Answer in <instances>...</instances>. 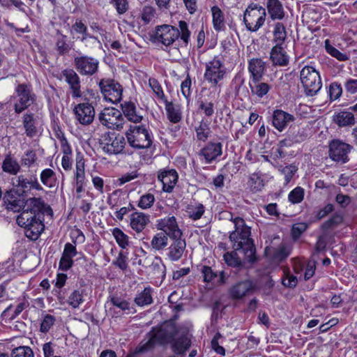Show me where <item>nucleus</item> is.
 Listing matches in <instances>:
<instances>
[{"instance_id":"nucleus-1","label":"nucleus","mask_w":357,"mask_h":357,"mask_svg":"<svg viewBox=\"0 0 357 357\" xmlns=\"http://www.w3.org/2000/svg\"><path fill=\"white\" fill-rule=\"evenodd\" d=\"M7 208L15 212H21L17 217V223L30 232L32 238L37 239L45 229V214L52 215L51 207L40 197H30L18 199L7 205Z\"/></svg>"},{"instance_id":"nucleus-2","label":"nucleus","mask_w":357,"mask_h":357,"mask_svg":"<svg viewBox=\"0 0 357 357\" xmlns=\"http://www.w3.org/2000/svg\"><path fill=\"white\" fill-rule=\"evenodd\" d=\"M231 220L235 226V230L229 234L233 248L236 250H243L245 260L253 264L257 261V257L254 241L250 238V227L247 226L245 220L240 217H231Z\"/></svg>"},{"instance_id":"nucleus-3","label":"nucleus","mask_w":357,"mask_h":357,"mask_svg":"<svg viewBox=\"0 0 357 357\" xmlns=\"http://www.w3.org/2000/svg\"><path fill=\"white\" fill-rule=\"evenodd\" d=\"M11 183L13 188L6 191L3 197L4 202L7 205L16 202L18 199L26 198L28 192L31 189L38 191L43 190L36 176L28 178L24 175L21 174L13 178Z\"/></svg>"},{"instance_id":"nucleus-4","label":"nucleus","mask_w":357,"mask_h":357,"mask_svg":"<svg viewBox=\"0 0 357 357\" xmlns=\"http://www.w3.org/2000/svg\"><path fill=\"white\" fill-rule=\"evenodd\" d=\"M300 79L307 96H315L321 89L322 82L318 71L312 66H305L300 72Z\"/></svg>"},{"instance_id":"nucleus-5","label":"nucleus","mask_w":357,"mask_h":357,"mask_svg":"<svg viewBox=\"0 0 357 357\" xmlns=\"http://www.w3.org/2000/svg\"><path fill=\"white\" fill-rule=\"evenodd\" d=\"M128 143L136 149L149 148L152 144L151 136L145 126H130L126 132Z\"/></svg>"},{"instance_id":"nucleus-6","label":"nucleus","mask_w":357,"mask_h":357,"mask_svg":"<svg viewBox=\"0 0 357 357\" xmlns=\"http://www.w3.org/2000/svg\"><path fill=\"white\" fill-rule=\"evenodd\" d=\"M266 17L265 8L252 3L244 12L243 22L248 30L255 32L263 26Z\"/></svg>"},{"instance_id":"nucleus-7","label":"nucleus","mask_w":357,"mask_h":357,"mask_svg":"<svg viewBox=\"0 0 357 357\" xmlns=\"http://www.w3.org/2000/svg\"><path fill=\"white\" fill-rule=\"evenodd\" d=\"M151 338L144 343L141 342L135 349V354H142L153 349L156 343L165 344L173 338V333L169 332L165 328L158 330L153 329L150 332Z\"/></svg>"},{"instance_id":"nucleus-8","label":"nucleus","mask_w":357,"mask_h":357,"mask_svg":"<svg viewBox=\"0 0 357 357\" xmlns=\"http://www.w3.org/2000/svg\"><path fill=\"white\" fill-rule=\"evenodd\" d=\"M15 92L18 98L17 102L14 105L16 114L22 113L36 102V96L30 85L20 84L15 88Z\"/></svg>"},{"instance_id":"nucleus-9","label":"nucleus","mask_w":357,"mask_h":357,"mask_svg":"<svg viewBox=\"0 0 357 357\" xmlns=\"http://www.w3.org/2000/svg\"><path fill=\"white\" fill-rule=\"evenodd\" d=\"M226 75V69L219 56H215L213 60L206 63L204 79L213 86H216Z\"/></svg>"},{"instance_id":"nucleus-10","label":"nucleus","mask_w":357,"mask_h":357,"mask_svg":"<svg viewBox=\"0 0 357 357\" xmlns=\"http://www.w3.org/2000/svg\"><path fill=\"white\" fill-rule=\"evenodd\" d=\"M100 144L104 152L117 155L123 152L126 141L123 136L114 132H107L102 135Z\"/></svg>"},{"instance_id":"nucleus-11","label":"nucleus","mask_w":357,"mask_h":357,"mask_svg":"<svg viewBox=\"0 0 357 357\" xmlns=\"http://www.w3.org/2000/svg\"><path fill=\"white\" fill-rule=\"evenodd\" d=\"M98 120L101 124L109 129L121 130L124 124L121 112L114 107L105 108L99 114Z\"/></svg>"},{"instance_id":"nucleus-12","label":"nucleus","mask_w":357,"mask_h":357,"mask_svg":"<svg viewBox=\"0 0 357 357\" xmlns=\"http://www.w3.org/2000/svg\"><path fill=\"white\" fill-rule=\"evenodd\" d=\"M101 93L106 100L117 103L121 100L123 87L113 79H102L99 82Z\"/></svg>"},{"instance_id":"nucleus-13","label":"nucleus","mask_w":357,"mask_h":357,"mask_svg":"<svg viewBox=\"0 0 357 357\" xmlns=\"http://www.w3.org/2000/svg\"><path fill=\"white\" fill-rule=\"evenodd\" d=\"M179 36L180 31L178 28L169 24H162L155 27L154 38L155 40L167 47L172 45Z\"/></svg>"},{"instance_id":"nucleus-14","label":"nucleus","mask_w":357,"mask_h":357,"mask_svg":"<svg viewBox=\"0 0 357 357\" xmlns=\"http://www.w3.org/2000/svg\"><path fill=\"white\" fill-rule=\"evenodd\" d=\"M74 66L77 72L85 76H91L98 70L99 61L93 57L89 56H75Z\"/></svg>"},{"instance_id":"nucleus-15","label":"nucleus","mask_w":357,"mask_h":357,"mask_svg":"<svg viewBox=\"0 0 357 357\" xmlns=\"http://www.w3.org/2000/svg\"><path fill=\"white\" fill-rule=\"evenodd\" d=\"M351 146L339 139H333L329 144V156L331 160L335 162L343 163L349 160L348 153Z\"/></svg>"},{"instance_id":"nucleus-16","label":"nucleus","mask_w":357,"mask_h":357,"mask_svg":"<svg viewBox=\"0 0 357 357\" xmlns=\"http://www.w3.org/2000/svg\"><path fill=\"white\" fill-rule=\"evenodd\" d=\"M76 119L82 125L87 126L91 124L95 116V109L89 102L77 104L73 109Z\"/></svg>"},{"instance_id":"nucleus-17","label":"nucleus","mask_w":357,"mask_h":357,"mask_svg":"<svg viewBox=\"0 0 357 357\" xmlns=\"http://www.w3.org/2000/svg\"><path fill=\"white\" fill-rule=\"evenodd\" d=\"M157 227L171 238L181 237L182 231L178 228L174 216L166 217L158 220Z\"/></svg>"},{"instance_id":"nucleus-18","label":"nucleus","mask_w":357,"mask_h":357,"mask_svg":"<svg viewBox=\"0 0 357 357\" xmlns=\"http://www.w3.org/2000/svg\"><path fill=\"white\" fill-rule=\"evenodd\" d=\"M61 76L70 86L72 97L73 98L82 96L80 78L77 73L71 68H66L62 70Z\"/></svg>"},{"instance_id":"nucleus-19","label":"nucleus","mask_w":357,"mask_h":357,"mask_svg":"<svg viewBox=\"0 0 357 357\" xmlns=\"http://www.w3.org/2000/svg\"><path fill=\"white\" fill-rule=\"evenodd\" d=\"M255 285L250 280L241 281L233 285L229 289V295L234 300H239L252 293Z\"/></svg>"},{"instance_id":"nucleus-20","label":"nucleus","mask_w":357,"mask_h":357,"mask_svg":"<svg viewBox=\"0 0 357 357\" xmlns=\"http://www.w3.org/2000/svg\"><path fill=\"white\" fill-rule=\"evenodd\" d=\"M294 115L282 109H275L272 115L273 126L280 132H282L287 125L295 121Z\"/></svg>"},{"instance_id":"nucleus-21","label":"nucleus","mask_w":357,"mask_h":357,"mask_svg":"<svg viewBox=\"0 0 357 357\" xmlns=\"http://www.w3.org/2000/svg\"><path fill=\"white\" fill-rule=\"evenodd\" d=\"M178 178V174L174 169L163 170L158 175V180L162 183L163 191L167 192H172Z\"/></svg>"},{"instance_id":"nucleus-22","label":"nucleus","mask_w":357,"mask_h":357,"mask_svg":"<svg viewBox=\"0 0 357 357\" xmlns=\"http://www.w3.org/2000/svg\"><path fill=\"white\" fill-rule=\"evenodd\" d=\"M222 147L220 142H208L200 150L199 155L204 156L206 162L209 164L222 155Z\"/></svg>"},{"instance_id":"nucleus-23","label":"nucleus","mask_w":357,"mask_h":357,"mask_svg":"<svg viewBox=\"0 0 357 357\" xmlns=\"http://www.w3.org/2000/svg\"><path fill=\"white\" fill-rule=\"evenodd\" d=\"M248 70L252 80L260 81L266 70V63L261 59H252L249 61Z\"/></svg>"},{"instance_id":"nucleus-24","label":"nucleus","mask_w":357,"mask_h":357,"mask_svg":"<svg viewBox=\"0 0 357 357\" xmlns=\"http://www.w3.org/2000/svg\"><path fill=\"white\" fill-rule=\"evenodd\" d=\"M270 59L273 66H286L289 63V56L280 44L275 45L271 49Z\"/></svg>"},{"instance_id":"nucleus-25","label":"nucleus","mask_w":357,"mask_h":357,"mask_svg":"<svg viewBox=\"0 0 357 357\" xmlns=\"http://www.w3.org/2000/svg\"><path fill=\"white\" fill-rule=\"evenodd\" d=\"M22 124L27 137L31 138L37 135L38 120L34 114L30 112H26L22 117Z\"/></svg>"},{"instance_id":"nucleus-26","label":"nucleus","mask_w":357,"mask_h":357,"mask_svg":"<svg viewBox=\"0 0 357 357\" xmlns=\"http://www.w3.org/2000/svg\"><path fill=\"white\" fill-rule=\"evenodd\" d=\"M173 239L174 241L168 248V257L170 260L176 261L182 257L186 247V243L185 239H182L181 237L175 238Z\"/></svg>"},{"instance_id":"nucleus-27","label":"nucleus","mask_w":357,"mask_h":357,"mask_svg":"<svg viewBox=\"0 0 357 357\" xmlns=\"http://www.w3.org/2000/svg\"><path fill=\"white\" fill-rule=\"evenodd\" d=\"M201 271L205 282H213L217 284H222L225 282L224 271H220L218 273L213 271L211 267L208 266H203Z\"/></svg>"},{"instance_id":"nucleus-28","label":"nucleus","mask_w":357,"mask_h":357,"mask_svg":"<svg viewBox=\"0 0 357 357\" xmlns=\"http://www.w3.org/2000/svg\"><path fill=\"white\" fill-rule=\"evenodd\" d=\"M149 222V215L144 213L135 212L130 217V227L137 233L142 231Z\"/></svg>"},{"instance_id":"nucleus-29","label":"nucleus","mask_w":357,"mask_h":357,"mask_svg":"<svg viewBox=\"0 0 357 357\" xmlns=\"http://www.w3.org/2000/svg\"><path fill=\"white\" fill-rule=\"evenodd\" d=\"M191 346V340L187 334L174 339L172 342V351L176 354H183Z\"/></svg>"},{"instance_id":"nucleus-30","label":"nucleus","mask_w":357,"mask_h":357,"mask_svg":"<svg viewBox=\"0 0 357 357\" xmlns=\"http://www.w3.org/2000/svg\"><path fill=\"white\" fill-rule=\"evenodd\" d=\"M267 9L273 20H280L284 17L283 6L279 0H267Z\"/></svg>"},{"instance_id":"nucleus-31","label":"nucleus","mask_w":357,"mask_h":357,"mask_svg":"<svg viewBox=\"0 0 357 357\" xmlns=\"http://www.w3.org/2000/svg\"><path fill=\"white\" fill-rule=\"evenodd\" d=\"M333 121L339 127H346L355 123L354 115L350 111H340L333 116Z\"/></svg>"},{"instance_id":"nucleus-32","label":"nucleus","mask_w":357,"mask_h":357,"mask_svg":"<svg viewBox=\"0 0 357 357\" xmlns=\"http://www.w3.org/2000/svg\"><path fill=\"white\" fill-rule=\"evenodd\" d=\"M41 183L49 188H54L58 186L59 181L56 173L50 168L43 169L40 175Z\"/></svg>"},{"instance_id":"nucleus-33","label":"nucleus","mask_w":357,"mask_h":357,"mask_svg":"<svg viewBox=\"0 0 357 357\" xmlns=\"http://www.w3.org/2000/svg\"><path fill=\"white\" fill-rule=\"evenodd\" d=\"M1 167L4 172L11 175H17L21 169L17 160L12 157L10 154L6 155L3 160Z\"/></svg>"},{"instance_id":"nucleus-34","label":"nucleus","mask_w":357,"mask_h":357,"mask_svg":"<svg viewBox=\"0 0 357 357\" xmlns=\"http://www.w3.org/2000/svg\"><path fill=\"white\" fill-rule=\"evenodd\" d=\"M121 109L128 121L139 123L142 120V116L137 114L136 107L133 102H126L124 104H121Z\"/></svg>"},{"instance_id":"nucleus-35","label":"nucleus","mask_w":357,"mask_h":357,"mask_svg":"<svg viewBox=\"0 0 357 357\" xmlns=\"http://www.w3.org/2000/svg\"><path fill=\"white\" fill-rule=\"evenodd\" d=\"M153 289L150 287H145L142 291L136 295L134 302L139 307L151 305L153 302Z\"/></svg>"},{"instance_id":"nucleus-36","label":"nucleus","mask_w":357,"mask_h":357,"mask_svg":"<svg viewBox=\"0 0 357 357\" xmlns=\"http://www.w3.org/2000/svg\"><path fill=\"white\" fill-rule=\"evenodd\" d=\"M211 12L213 16V25L214 29L216 31L225 30V17L222 11L218 6H215L211 8Z\"/></svg>"},{"instance_id":"nucleus-37","label":"nucleus","mask_w":357,"mask_h":357,"mask_svg":"<svg viewBox=\"0 0 357 357\" xmlns=\"http://www.w3.org/2000/svg\"><path fill=\"white\" fill-rule=\"evenodd\" d=\"M56 49L59 54L61 56L68 54L71 50V46L68 43L67 36L62 34L59 31H57L56 32Z\"/></svg>"},{"instance_id":"nucleus-38","label":"nucleus","mask_w":357,"mask_h":357,"mask_svg":"<svg viewBox=\"0 0 357 357\" xmlns=\"http://www.w3.org/2000/svg\"><path fill=\"white\" fill-rule=\"evenodd\" d=\"M237 250H234V251L231 252H227L224 255V259L227 264L229 266L239 268L243 266V264L248 262L245 260V257L243 258V261L241 259V258L238 256L236 252ZM243 253V250H239ZM249 264H250L249 262Z\"/></svg>"},{"instance_id":"nucleus-39","label":"nucleus","mask_w":357,"mask_h":357,"mask_svg":"<svg viewBox=\"0 0 357 357\" xmlns=\"http://www.w3.org/2000/svg\"><path fill=\"white\" fill-rule=\"evenodd\" d=\"M251 93L256 95L259 98H262L269 91L271 86L265 82H260V81L252 80L250 83Z\"/></svg>"},{"instance_id":"nucleus-40","label":"nucleus","mask_w":357,"mask_h":357,"mask_svg":"<svg viewBox=\"0 0 357 357\" xmlns=\"http://www.w3.org/2000/svg\"><path fill=\"white\" fill-rule=\"evenodd\" d=\"M165 109L167 111L168 119L176 123L181 120V114L178 106L174 105L172 102L165 100Z\"/></svg>"},{"instance_id":"nucleus-41","label":"nucleus","mask_w":357,"mask_h":357,"mask_svg":"<svg viewBox=\"0 0 357 357\" xmlns=\"http://www.w3.org/2000/svg\"><path fill=\"white\" fill-rule=\"evenodd\" d=\"M195 132L198 140L202 142L206 141L211 133L208 123L204 120H202L199 126L195 128Z\"/></svg>"},{"instance_id":"nucleus-42","label":"nucleus","mask_w":357,"mask_h":357,"mask_svg":"<svg viewBox=\"0 0 357 357\" xmlns=\"http://www.w3.org/2000/svg\"><path fill=\"white\" fill-rule=\"evenodd\" d=\"M273 36L276 45L280 44V46H282L287 38L286 29L282 23L278 22L275 24Z\"/></svg>"},{"instance_id":"nucleus-43","label":"nucleus","mask_w":357,"mask_h":357,"mask_svg":"<svg viewBox=\"0 0 357 357\" xmlns=\"http://www.w3.org/2000/svg\"><path fill=\"white\" fill-rule=\"evenodd\" d=\"M205 211V207L202 204H196L195 206H188L187 212L190 219L197 220L202 218Z\"/></svg>"},{"instance_id":"nucleus-44","label":"nucleus","mask_w":357,"mask_h":357,"mask_svg":"<svg viewBox=\"0 0 357 357\" xmlns=\"http://www.w3.org/2000/svg\"><path fill=\"white\" fill-rule=\"evenodd\" d=\"M167 236H168L163 232L155 234L151 241V245L153 248L158 250L165 248L167 245Z\"/></svg>"},{"instance_id":"nucleus-45","label":"nucleus","mask_w":357,"mask_h":357,"mask_svg":"<svg viewBox=\"0 0 357 357\" xmlns=\"http://www.w3.org/2000/svg\"><path fill=\"white\" fill-rule=\"evenodd\" d=\"M112 235L121 248L125 249L128 246V236L121 229L117 227L113 229Z\"/></svg>"},{"instance_id":"nucleus-46","label":"nucleus","mask_w":357,"mask_h":357,"mask_svg":"<svg viewBox=\"0 0 357 357\" xmlns=\"http://www.w3.org/2000/svg\"><path fill=\"white\" fill-rule=\"evenodd\" d=\"M325 49L327 53L340 61H344L349 59L347 54L342 53L337 49L331 45L328 40L325 41Z\"/></svg>"},{"instance_id":"nucleus-47","label":"nucleus","mask_w":357,"mask_h":357,"mask_svg":"<svg viewBox=\"0 0 357 357\" xmlns=\"http://www.w3.org/2000/svg\"><path fill=\"white\" fill-rule=\"evenodd\" d=\"M293 144L301 143L305 140L307 135L303 130L291 128L287 133Z\"/></svg>"},{"instance_id":"nucleus-48","label":"nucleus","mask_w":357,"mask_h":357,"mask_svg":"<svg viewBox=\"0 0 357 357\" xmlns=\"http://www.w3.org/2000/svg\"><path fill=\"white\" fill-rule=\"evenodd\" d=\"M178 30L180 31V38L183 41L184 45L186 47L190 41V31L188 29V25L186 22L180 20L178 22Z\"/></svg>"},{"instance_id":"nucleus-49","label":"nucleus","mask_w":357,"mask_h":357,"mask_svg":"<svg viewBox=\"0 0 357 357\" xmlns=\"http://www.w3.org/2000/svg\"><path fill=\"white\" fill-rule=\"evenodd\" d=\"M342 220L343 218L341 215L335 213L322 224L321 229L325 231L333 229L339 225Z\"/></svg>"},{"instance_id":"nucleus-50","label":"nucleus","mask_w":357,"mask_h":357,"mask_svg":"<svg viewBox=\"0 0 357 357\" xmlns=\"http://www.w3.org/2000/svg\"><path fill=\"white\" fill-rule=\"evenodd\" d=\"M110 302L114 306L121 309L123 311L128 310L130 312V309L132 308L130 307L129 302L117 296H111Z\"/></svg>"},{"instance_id":"nucleus-51","label":"nucleus","mask_w":357,"mask_h":357,"mask_svg":"<svg viewBox=\"0 0 357 357\" xmlns=\"http://www.w3.org/2000/svg\"><path fill=\"white\" fill-rule=\"evenodd\" d=\"M304 197V190L301 187H296L291 190L289 195L288 199L290 202L293 204H298L301 202Z\"/></svg>"},{"instance_id":"nucleus-52","label":"nucleus","mask_w":357,"mask_h":357,"mask_svg":"<svg viewBox=\"0 0 357 357\" xmlns=\"http://www.w3.org/2000/svg\"><path fill=\"white\" fill-rule=\"evenodd\" d=\"M11 357H34L33 352L29 347H19L12 351Z\"/></svg>"},{"instance_id":"nucleus-53","label":"nucleus","mask_w":357,"mask_h":357,"mask_svg":"<svg viewBox=\"0 0 357 357\" xmlns=\"http://www.w3.org/2000/svg\"><path fill=\"white\" fill-rule=\"evenodd\" d=\"M83 302L82 292L78 290H74L69 296L68 303L73 308L78 307V306Z\"/></svg>"},{"instance_id":"nucleus-54","label":"nucleus","mask_w":357,"mask_h":357,"mask_svg":"<svg viewBox=\"0 0 357 357\" xmlns=\"http://www.w3.org/2000/svg\"><path fill=\"white\" fill-rule=\"evenodd\" d=\"M155 197L154 195L148 193L142 195L138 202V206L142 209H146L150 208L154 203Z\"/></svg>"},{"instance_id":"nucleus-55","label":"nucleus","mask_w":357,"mask_h":357,"mask_svg":"<svg viewBox=\"0 0 357 357\" xmlns=\"http://www.w3.org/2000/svg\"><path fill=\"white\" fill-rule=\"evenodd\" d=\"M74 264L73 257L62 253L59 261V268L63 271H68Z\"/></svg>"},{"instance_id":"nucleus-56","label":"nucleus","mask_w":357,"mask_h":357,"mask_svg":"<svg viewBox=\"0 0 357 357\" xmlns=\"http://www.w3.org/2000/svg\"><path fill=\"white\" fill-rule=\"evenodd\" d=\"M250 188L255 191H259L264 186L263 179L257 174H252L249 179Z\"/></svg>"},{"instance_id":"nucleus-57","label":"nucleus","mask_w":357,"mask_h":357,"mask_svg":"<svg viewBox=\"0 0 357 357\" xmlns=\"http://www.w3.org/2000/svg\"><path fill=\"white\" fill-rule=\"evenodd\" d=\"M54 321L55 318L54 316L51 314H46L41 322L40 331L44 333H47L54 325Z\"/></svg>"},{"instance_id":"nucleus-58","label":"nucleus","mask_w":357,"mask_h":357,"mask_svg":"<svg viewBox=\"0 0 357 357\" xmlns=\"http://www.w3.org/2000/svg\"><path fill=\"white\" fill-rule=\"evenodd\" d=\"M37 160V156L36 153L33 151H28L25 153L24 156L22 158V165L26 167H30Z\"/></svg>"},{"instance_id":"nucleus-59","label":"nucleus","mask_w":357,"mask_h":357,"mask_svg":"<svg viewBox=\"0 0 357 357\" xmlns=\"http://www.w3.org/2000/svg\"><path fill=\"white\" fill-rule=\"evenodd\" d=\"M342 90L340 84L331 83L329 86V96L331 100L337 99L342 94Z\"/></svg>"},{"instance_id":"nucleus-60","label":"nucleus","mask_w":357,"mask_h":357,"mask_svg":"<svg viewBox=\"0 0 357 357\" xmlns=\"http://www.w3.org/2000/svg\"><path fill=\"white\" fill-rule=\"evenodd\" d=\"M307 229V225L305 222H298L293 225L291 234L294 238H298Z\"/></svg>"},{"instance_id":"nucleus-61","label":"nucleus","mask_w":357,"mask_h":357,"mask_svg":"<svg viewBox=\"0 0 357 357\" xmlns=\"http://www.w3.org/2000/svg\"><path fill=\"white\" fill-rule=\"evenodd\" d=\"M149 86L153 91V92L155 93V95L158 96V98L160 99L165 98V95L162 91V89L158 82L157 79L154 78H150L149 80Z\"/></svg>"},{"instance_id":"nucleus-62","label":"nucleus","mask_w":357,"mask_h":357,"mask_svg":"<svg viewBox=\"0 0 357 357\" xmlns=\"http://www.w3.org/2000/svg\"><path fill=\"white\" fill-rule=\"evenodd\" d=\"M191 83L190 76L188 74L185 79L182 82L181 85V93L186 99H188L190 96Z\"/></svg>"},{"instance_id":"nucleus-63","label":"nucleus","mask_w":357,"mask_h":357,"mask_svg":"<svg viewBox=\"0 0 357 357\" xmlns=\"http://www.w3.org/2000/svg\"><path fill=\"white\" fill-rule=\"evenodd\" d=\"M127 259L126 255L123 252H120L117 259L112 264L122 271H125L128 268Z\"/></svg>"},{"instance_id":"nucleus-64","label":"nucleus","mask_w":357,"mask_h":357,"mask_svg":"<svg viewBox=\"0 0 357 357\" xmlns=\"http://www.w3.org/2000/svg\"><path fill=\"white\" fill-rule=\"evenodd\" d=\"M119 14L121 15L125 13L128 9V0H112Z\"/></svg>"}]
</instances>
